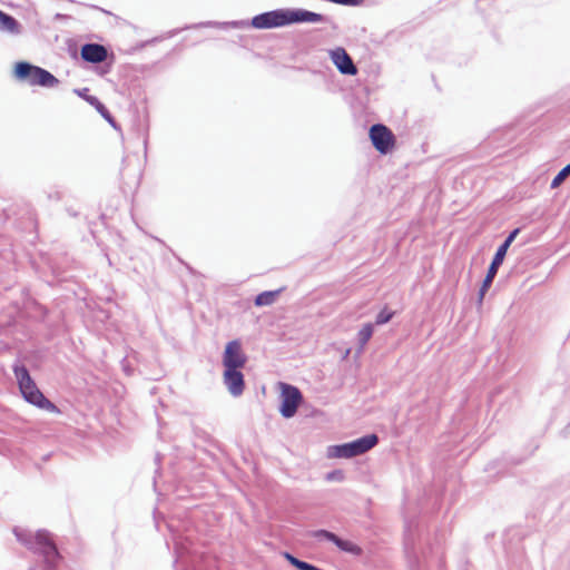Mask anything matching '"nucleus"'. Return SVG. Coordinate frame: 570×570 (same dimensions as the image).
<instances>
[{
  "label": "nucleus",
  "instance_id": "f257e3e1",
  "mask_svg": "<svg viewBox=\"0 0 570 570\" xmlns=\"http://www.w3.org/2000/svg\"><path fill=\"white\" fill-rule=\"evenodd\" d=\"M327 17L313 12L303 8H279L271 11H265L254 16L248 20H234L226 22L206 21L199 22L191 28H219V29H275L295 23H318L326 22Z\"/></svg>",
  "mask_w": 570,
  "mask_h": 570
},
{
  "label": "nucleus",
  "instance_id": "f03ea898",
  "mask_svg": "<svg viewBox=\"0 0 570 570\" xmlns=\"http://www.w3.org/2000/svg\"><path fill=\"white\" fill-rule=\"evenodd\" d=\"M13 534L27 549L43 557L46 570H55L61 556L47 530H38L32 533L29 530L16 527L13 528Z\"/></svg>",
  "mask_w": 570,
  "mask_h": 570
},
{
  "label": "nucleus",
  "instance_id": "7ed1b4c3",
  "mask_svg": "<svg viewBox=\"0 0 570 570\" xmlns=\"http://www.w3.org/2000/svg\"><path fill=\"white\" fill-rule=\"evenodd\" d=\"M12 371L24 401L37 406L38 409L46 410L51 413L59 412V409L39 390L24 364L16 362L12 365Z\"/></svg>",
  "mask_w": 570,
  "mask_h": 570
},
{
  "label": "nucleus",
  "instance_id": "20e7f679",
  "mask_svg": "<svg viewBox=\"0 0 570 570\" xmlns=\"http://www.w3.org/2000/svg\"><path fill=\"white\" fill-rule=\"evenodd\" d=\"M13 76L17 80L29 86H39L42 88H53L60 82L59 79L47 69L24 60L16 62Z\"/></svg>",
  "mask_w": 570,
  "mask_h": 570
},
{
  "label": "nucleus",
  "instance_id": "39448f33",
  "mask_svg": "<svg viewBox=\"0 0 570 570\" xmlns=\"http://www.w3.org/2000/svg\"><path fill=\"white\" fill-rule=\"evenodd\" d=\"M377 443L379 436L375 433L366 434L351 442L328 446L327 456L351 459L366 453Z\"/></svg>",
  "mask_w": 570,
  "mask_h": 570
},
{
  "label": "nucleus",
  "instance_id": "423d86ee",
  "mask_svg": "<svg viewBox=\"0 0 570 570\" xmlns=\"http://www.w3.org/2000/svg\"><path fill=\"white\" fill-rule=\"evenodd\" d=\"M281 386V395H279V413L285 419L293 417L298 406L303 402V394L301 390L288 383H279Z\"/></svg>",
  "mask_w": 570,
  "mask_h": 570
},
{
  "label": "nucleus",
  "instance_id": "0eeeda50",
  "mask_svg": "<svg viewBox=\"0 0 570 570\" xmlns=\"http://www.w3.org/2000/svg\"><path fill=\"white\" fill-rule=\"evenodd\" d=\"M368 136L373 147L382 155L391 153L394 148L395 136L393 131L383 124L372 125Z\"/></svg>",
  "mask_w": 570,
  "mask_h": 570
},
{
  "label": "nucleus",
  "instance_id": "6e6552de",
  "mask_svg": "<svg viewBox=\"0 0 570 570\" xmlns=\"http://www.w3.org/2000/svg\"><path fill=\"white\" fill-rule=\"evenodd\" d=\"M247 362V356L242 350V343L238 340L229 341L223 353L224 368H243Z\"/></svg>",
  "mask_w": 570,
  "mask_h": 570
},
{
  "label": "nucleus",
  "instance_id": "1a4fd4ad",
  "mask_svg": "<svg viewBox=\"0 0 570 570\" xmlns=\"http://www.w3.org/2000/svg\"><path fill=\"white\" fill-rule=\"evenodd\" d=\"M331 61L336 67L337 71L344 76H356L358 69L354 63L352 57L348 55L345 48L336 47L328 50Z\"/></svg>",
  "mask_w": 570,
  "mask_h": 570
},
{
  "label": "nucleus",
  "instance_id": "9d476101",
  "mask_svg": "<svg viewBox=\"0 0 570 570\" xmlns=\"http://www.w3.org/2000/svg\"><path fill=\"white\" fill-rule=\"evenodd\" d=\"M520 230L521 229L519 227L512 229L508 234V236L505 237L503 243L497 248L494 256L488 267V272H487L488 278H490V277L495 278L500 266L504 262V258L507 256L509 247L511 246V244L513 243L515 237L519 235Z\"/></svg>",
  "mask_w": 570,
  "mask_h": 570
},
{
  "label": "nucleus",
  "instance_id": "9b49d317",
  "mask_svg": "<svg viewBox=\"0 0 570 570\" xmlns=\"http://www.w3.org/2000/svg\"><path fill=\"white\" fill-rule=\"evenodd\" d=\"M108 50L104 45L97 42H87L81 46V59L90 63H101L108 58Z\"/></svg>",
  "mask_w": 570,
  "mask_h": 570
},
{
  "label": "nucleus",
  "instance_id": "f8f14e48",
  "mask_svg": "<svg viewBox=\"0 0 570 570\" xmlns=\"http://www.w3.org/2000/svg\"><path fill=\"white\" fill-rule=\"evenodd\" d=\"M224 384L233 396H239L245 389L244 374L240 368H224Z\"/></svg>",
  "mask_w": 570,
  "mask_h": 570
},
{
  "label": "nucleus",
  "instance_id": "ddd939ff",
  "mask_svg": "<svg viewBox=\"0 0 570 570\" xmlns=\"http://www.w3.org/2000/svg\"><path fill=\"white\" fill-rule=\"evenodd\" d=\"M89 88L73 89V92L86 100L99 115L107 120L114 128H116V120L109 109L98 99V97L89 94Z\"/></svg>",
  "mask_w": 570,
  "mask_h": 570
},
{
  "label": "nucleus",
  "instance_id": "4468645a",
  "mask_svg": "<svg viewBox=\"0 0 570 570\" xmlns=\"http://www.w3.org/2000/svg\"><path fill=\"white\" fill-rule=\"evenodd\" d=\"M404 551L407 559L409 570H420L421 560L415 551L414 538L409 524H406L405 528Z\"/></svg>",
  "mask_w": 570,
  "mask_h": 570
},
{
  "label": "nucleus",
  "instance_id": "2eb2a0df",
  "mask_svg": "<svg viewBox=\"0 0 570 570\" xmlns=\"http://www.w3.org/2000/svg\"><path fill=\"white\" fill-rule=\"evenodd\" d=\"M0 31L18 35L21 31V26L14 17L0 10Z\"/></svg>",
  "mask_w": 570,
  "mask_h": 570
},
{
  "label": "nucleus",
  "instance_id": "dca6fc26",
  "mask_svg": "<svg viewBox=\"0 0 570 570\" xmlns=\"http://www.w3.org/2000/svg\"><path fill=\"white\" fill-rule=\"evenodd\" d=\"M282 292H283V288H278L275 291H264V292L259 293L258 295H256V297L254 299V304L256 306L272 305Z\"/></svg>",
  "mask_w": 570,
  "mask_h": 570
},
{
  "label": "nucleus",
  "instance_id": "f3484780",
  "mask_svg": "<svg viewBox=\"0 0 570 570\" xmlns=\"http://www.w3.org/2000/svg\"><path fill=\"white\" fill-rule=\"evenodd\" d=\"M335 547H337L341 551L353 554V556H361L363 553V550L360 546L355 544L354 542L350 540L342 539L337 535L336 542H334Z\"/></svg>",
  "mask_w": 570,
  "mask_h": 570
},
{
  "label": "nucleus",
  "instance_id": "a211bd4d",
  "mask_svg": "<svg viewBox=\"0 0 570 570\" xmlns=\"http://www.w3.org/2000/svg\"><path fill=\"white\" fill-rule=\"evenodd\" d=\"M374 332V324L373 323H366L362 326V328L357 333V344L358 348L363 350L368 341L371 340Z\"/></svg>",
  "mask_w": 570,
  "mask_h": 570
},
{
  "label": "nucleus",
  "instance_id": "6ab92c4d",
  "mask_svg": "<svg viewBox=\"0 0 570 570\" xmlns=\"http://www.w3.org/2000/svg\"><path fill=\"white\" fill-rule=\"evenodd\" d=\"M309 537L318 541L326 540L334 544V542H336L337 534L325 529H318L311 531Z\"/></svg>",
  "mask_w": 570,
  "mask_h": 570
},
{
  "label": "nucleus",
  "instance_id": "aec40b11",
  "mask_svg": "<svg viewBox=\"0 0 570 570\" xmlns=\"http://www.w3.org/2000/svg\"><path fill=\"white\" fill-rule=\"evenodd\" d=\"M570 175V163L566 165L552 179L550 187L558 188Z\"/></svg>",
  "mask_w": 570,
  "mask_h": 570
},
{
  "label": "nucleus",
  "instance_id": "412c9836",
  "mask_svg": "<svg viewBox=\"0 0 570 570\" xmlns=\"http://www.w3.org/2000/svg\"><path fill=\"white\" fill-rule=\"evenodd\" d=\"M395 312L394 311H391L387 306H385L375 317V325H384L386 323H389L393 316H394Z\"/></svg>",
  "mask_w": 570,
  "mask_h": 570
},
{
  "label": "nucleus",
  "instance_id": "4be33fe9",
  "mask_svg": "<svg viewBox=\"0 0 570 570\" xmlns=\"http://www.w3.org/2000/svg\"><path fill=\"white\" fill-rule=\"evenodd\" d=\"M345 479V473L343 470L335 469L325 474V480L327 482H342Z\"/></svg>",
  "mask_w": 570,
  "mask_h": 570
},
{
  "label": "nucleus",
  "instance_id": "5701e85b",
  "mask_svg": "<svg viewBox=\"0 0 570 570\" xmlns=\"http://www.w3.org/2000/svg\"><path fill=\"white\" fill-rule=\"evenodd\" d=\"M494 278L490 277L488 278V275H485L481 286H480V289H479V293H478V301L479 303H482L483 298H484V295L485 293L489 291V288L491 287L492 283H493Z\"/></svg>",
  "mask_w": 570,
  "mask_h": 570
},
{
  "label": "nucleus",
  "instance_id": "b1692460",
  "mask_svg": "<svg viewBox=\"0 0 570 570\" xmlns=\"http://www.w3.org/2000/svg\"><path fill=\"white\" fill-rule=\"evenodd\" d=\"M284 557H285V559H286V560H287V561H288L293 567H295L296 569H298V567H299L301 562L303 561V560H301V559L296 558L295 556H293V554H292V553H289V552H284Z\"/></svg>",
  "mask_w": 570,
  "mask_h": 570
},
{
  "label": "nucleus",
  "instance_id": "393cba45",
  "mask_svg": "<svg viewBox=\"0 0 570 570\" xmlns=\"http://www.w3.org/2000/svg\"><path fill=\"white\" fill-rule=\"evenodd\" d=\"M284 557H285V559H286V560H287V561H288L293 567H295L296 569H298V567H299L301 562L303 561V560H301V559L296 558L295 556H293V554H292V553H289V552H284Z\"/></svg>",
  "mask_w": 570,
  "mask_h": 570
},
{
  "label": "nucleus",
  "instance_id": "a878e982",
  "mask_svg": "<svg viewBox=\"0 0 570 570\" xmlns=\"http://www.w3.org/2000/svg\"><path fill=\"white\" fill-rule=\"evenodd\" d=\"M175 554H176V559H175L174 563L176 564L184 558V548L180 547L178 543L175 544Z\"/></svg>",
  "mask_w": 570,
  "mask_h": 570
},
{
  "label": "nucleus",
  "instance_id": "bb28decb",
  "mask_svg": "<svg viewBox=\"0 0 570 570\" xmlns=\"http://www.w3.org/2000/svg\"><path fill=\"white\" fill-rule=\"evenodd\" d=\"M297 570H323V569L303 560Z\"/></svg>",
  "mask_w": 570,
  "mask_h": 570
},
{
  "label": "nucleus",
  "instance_id": "cd10ccee",
  "mask_svg": "<svg viewBox=\"0 0 570 570\" xmlns=\"http://www.w3.org/2000/svg\"><path fill=\"white\" fill-rule=\"evenodd\" d=\"M567 430L570 431V423L568 424Z\"/></svg>",
  "mask_w": 570,
  "mask_h": 570
}]
</instances>
